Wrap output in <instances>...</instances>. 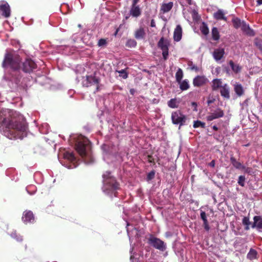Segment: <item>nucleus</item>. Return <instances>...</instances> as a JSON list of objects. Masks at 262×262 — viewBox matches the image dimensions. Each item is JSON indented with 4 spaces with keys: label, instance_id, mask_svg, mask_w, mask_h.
I'll list each match as a JSON object with an SVG mask.
<instances>
[{
    "label": "nucleus",
    "instance_id": "obj_1",
    "mask_svg": "<svg viewBox=\"0 0 262 262\" xmlns=\"http://www.w3.org/2000/svg\"><path fill=\"white\" fill-rule=\"evenodd\" d=\"M6 110L0 108V122L3 121L2 134L10 139H23L27 134V125L25 118L19 115L17 119L5 118Z\"/></svg>",
    "mask_w": 262,
    "mask_h": 262
},
{
    "label": "nucleus",
    "instance_id": "obj_2",
    "mask_svg": "<svg viewBox=\"0 0 262 262\" xmlns=\"http://www.w3.org/2000/svg\"><path fill=\"white\" fill-rule=\"evenodd\" d=\"M20 61V58L18 55L7 52L2 63L3 67L8 71L6 77L12 84H15L13 87L17 86L21 81V76L19 69Z\"/></svg>",
    "mask_w": 262,
    "mask_h": 262
},
{
    "label": "nucleus",
    "instance_id": "obj_3",
    "mask_svg": "<svg viewBox=\"0 0 262 262\" xmlns=\"http://www.w3.org/2000/svg\"><path fill=\"white\" fill-rule=\"evenodd\" d=\"M70 142L74 144L75 149L87 164L93 163L94 158L92 152V145L90 140L81 135L70 137Z\"/></svg>",
    "mask_w": 262,
    "mask_h": 262
},
{
    "label": "nucleus",
    "instance_id": "obj_4",
    "mask_svg": "<svg viewBox=\"0 0 262 262\" xmlns=\"http://www.w3.org/2000/svg\"><path fill=\"white\" fill-rule=\"evenodd\" d=\"M103 186L102 190L104 193L112 198L116 196L117 190L119 189V184L116 181L114 177H113L111 172L106 171L102 176Z\"/></svg>",
    "mask_w": 262,
    "mask_h": 262
},
{
    "label": "nucleus",
    "instance_id": "obj_5",
    "mask_svg": "<svg viewBox=\"0 0 262 262\" xmlns=\"http://www.w3.org/2000/svg\"><path fill=\"white\" fill-rule=\"evenodd\" d=\"M64 162H60L62 165L69 169L76 168L78 166L77 159L73 152L66 151L63 154Z\"/></svg>",
    "mask_w": 262,
    "mask_h": 262
},
{
    "label": "nucleus",
    "instance_id": "obj_6",
    "mask_svg": "<svg viewBox=\"0 0 262 262\" xmlns=\"http://www.w3.org/2000/svg\"><path fill=\"white\" fill-rule=\"evenodd\" d=\"M148 243L154 248L160 251H164L166 249V244L160 238L150 235L148 238Z\"/></svg>",
    "mask_w": 262,
    "mask_h": 262
},
{
    "label": "nucleus",
    "instance_id": "obj_7",
    "mask_svg": "<svg viewBox=\"0 0 262 262\" xmlns=\"http://www.w3.org/2000/svg\"><path fill=\"white\" fill-rule=\"evenodd\" d=\"M99 78L95 76V74L86 75L83 77L82 79V84L83 86L89 87L94 85L96 87L97 91L98 90Z\"/></svg>",
    "mask_w": 262,
    "mask_h": 262
},
{
    "label": "nucleus",
    "instance_id": "obj_8",
    "mask_svg": "<svg viewBox=\"0 0 262 262\" xmlns=\"http://www.w3.org/2000/svg\"><path fill=\"white\" fill-rule=\"evenodd\" d=\"M171 120L173 124L179 125V128L185 124L186 117L181 111H177L171 114Z\"/></svg>",
    "mask_w": 262,
    "mask_h": 262
},
{
    "label": "nucleus",
    "instance_id": "obj_9",
    "mask_svg": "<svg viewBox=\"0 0 262 262\" xmlns=\"http://www.w3.org/2000/svg\"><path fill=\"white\" fill-rule=\"evenodd\" d=\"M209 210L210 212H211V213L213 212L212 209L209 208L207 207H202L200 209V217L203 222V226H204L205 230L206 231H209L210 230V226H209V223H208V221L207 219V216H208L209 214H208V213L207 214L206 212V211H208Z\"/></svg>",
    "mask_w": 262,
    "mask_h": 262
},
{
    "label": "nucleus",
    "instance_id": "obj_10",
    "mask_svg": "<svg viewBox=\"0 0 262 262\" xmlns=\"http://www.w3.org/2000/svg\"><path fill=\"white\" fill-rule=\"evenodd\" d=\"M126 230L131 244L132 243V238L134 237H139V230L136 227H134L132 225L129 224L127 222L126 225Z\"/></svg>",
    "mask_w": 262,
    "mask_h": 262
},
{
    "label": "nucleus",
    "instance_id": "obj_11",
    "mask_svg": "<svg viewBox=\"0 0 262 262\" xmlns=\"http://www.w3.org/2000/svg\"><path fill=\"white\" fill-rule=\"evenodd\" d=\"M158 46L162 51V56L164 60H166L168 56V46L167 41L162 37L158 43Z\"/></svg>",
    "mask_w": 262,
    "mask_h": 262
},
{
    "label": "nucleus",
    "instance_id": "obj_12",
    "mask_svg": "<svg viewBox=\"0 0 262 262\" xmlns=\"http://www.w3.org/2000/svg\"><path fill=\"white\" fill-rule=\"evenodd\" d=\"M224 115V111L221 108L218 107L214 111L210 113L207 116L206 120L208 121H211L214 119L223 117Z\"/></svg>",
    "mask_w": 262,
    "mask_h": 262
},
{
    "label": "nucleus",
    "instance_id": "obj_13",
    "mask_svg": "<svg viewBox=\"0 0 262 262\" xmlns=\"http://www.w3.org/2000/svg\"><path fill=\"white\" fill-rule=\"evenodd\" d=\"M36 67V63L31 59H27L23 63L22 69L25 73H30Z\"/></svg>",
    "mask_w": 262,
    "mask_h": 262
},
{
    "label": "nucleus",
    "instance_id": "obj_14",
    "mask_svg": "<svg viewBox=\"0 0 262 262\" xmlns=\"http://www.w3.org/2000/svg\"><path fill=\"white\" fill-rule=\"evenodd\" d=\"M253 219L251 228L256 229L258 232H262V215H255Z\"/></svg>",
    "mask_w": 262,
    "mask_h": 262
},
{
    "label": "nucleus",
    "instance_id": "obj_15",
    "mask_svg": "<svg viewBox=\"0 0 262 262\" xmlns=\"http://www.w3.org/2000/svg\"><path fill=\"white\" fill-rule=\"evenodd\" d=\"M0 12L2 16L5 18H8L10 16L11 11L9 4L5 2L0 5Z\"/></svg>",
    "mask_w": 262,
    "mask_h": 262
},
{
    "label": "nucleus",
    "instance_id": "obj_16",
    "mask_svg": "<svg viewBox=\"0 0 262 262\" xmlns=\"http://www.w3.org/2000/svg\"><path fill=\"white\" fill-rule=\"evenodd\" d=\"M22 220L25 224L33 223L34 222V216L33 212L31 211H24Z\"/></svg>",
    "mask_w": 262,
    "mask_h": 262
},
{
    "label": "nucleus",
    "instance_id": "obj_17",
    "mask_svg": "<svg viewBox=\"0 0 262 262\" xmlns=\"http://www.w3.org/2000/svg\"><path fill=\"white\" fill-rule=\"evenodd\" d=\"M208 81L205 76H197L193 80V84L195 86H201Z\"/></svg>",
    "mask_w": 262,
    "mask_h": 262
},
{
    "label": "nucleus",
    "instance_id": "obj_18",
    "mask_svg": "<svg viewBox=\"0 0 262 262\" xmlns=\"http://www.w3.org/2000/svg\"><path fill=\"white\" fill-rule=\"evenodd\" d=\"M241 28L242 31L246 34L250 36H253L255 35V32L253 30L251 29L249 25L247 24L245 21H243V24Z\"/></svg>",
    "mask_w": 262,
    "mask_h": 262
},
{
    "label": "nucleus",
    "instance_id": "obj_19",
    "mask_svg": "<svg viewBox=\"0 0 262 262\" xmlns=\"http://www.w3.org/2000/svg\"><path fill=\"white\" fill-rule=\"evenodd\" d=\"M225 54V51L223 48H217L214 50L212 55L215 61L220 60Z\"/></svg>",
    "mask_w": 262,
    "mask_h": 262
},
{
    "label": "nucleus",
    "instance_id": "obj_20",
    "mask_svg": "<svg viewBox=\"0 0 262 262\" xmlns=\"http://www.w3.org/2000/svg\"><path fill=\"white\" fill-rule=\"evenodd\" d=\"M129 13L133 17H138L141 15V10L138 5H132Z\"/></svg>",
    "mask_w": 262,
    "mask_h": 262
},
{
    "label": "nucleus",
    "instance_id": "obj_21",
    "mask_svg": "<svg viewBox=\"0 0 262 262\" xmlns=\"http://www.w3.org/2000/svg\"><path fill=\"white\" fill-rule=\"evenodd\" d=\"M221 95L225 99L230 98V88L227 83H224V85L220 89Z\"/></svg>",
    "mask_w": 262,
    "mask_h": 262
},
{
    "label": "nucleus",
    "instance_id": "obj_22",
    "mask_svg": "<svg viewBox=\"0 0 262 262\" xmlns=\"http://www.w3.org/2000/svg\"><path fill=\"white\" fill-rule=\"evenodd\" d=\"M182 29L180 25L176 26L173 33V39L176 41H179L182 38Z\"/></svg>",
    "mask_w": 262,
    "mask_h": 262
},
{
    "label": "nucleus",
    "instance_id": "obj_23",
    "mask_svg": "<svg viewBox=\"0 0 262 262\" xmlns=\"http://www.w3.org/2000/svg\"><path fill=\"white\" fill-rule=\"evenodd\" d=\"M222 80L221 79H214L212 81L211 88L212 91H216L224 85Z\"/></svg>",
    "mask_w": 262,
    "mask_h": 262
},
{
    "label": "nucleus",
    "instance_id": "obj_24",
    "mask_svg": "<svg viewBox=\"0 0 262 262\" xmlns=\"http://www.w3.org/2000/svg\"><path fill=\"white\" fill-rule=\"evenodd\" d=\"M234 91L235 94L238 96H242L244 93V89L242 85L238 83L235 82L233 84Z\"/></svg>",
    "mask_w": 262,
    "mask_h": 262
},
{
    "label": "nucleus",
    "instance_id": "obj_25",
    "mask_svg": "<svg viewBox=\"0 0 262 262\" xmlns=\"http://www.w3.org/2000/svg\"><path fill=\"white\" fill-rule=\"evenodd\" d=\"M214 18L216 20H224L227 21V17L225 16V13L222 9H219L213 14Z\"/></svg>",
    "mask_w": 262,
    "mask_h": 262
},
{
    "label": "nucleus",
    "instance_id": "obj_26",
    "mask_svg": "<svg viewBox=\"0 0 262 262\" xmlns=\"http://www.w3.org/2000/svg\"><path fill=\"white\" fill-rule=\"evenodd\" d=\"M145 36V32L143 28H140L137 29L135 32V37L138 40L143 39Z\"/></svg>",
    "mask_w": 262,
    "mask_h": 262
},
{
    "label": "nucleus",
    "instance_id": "obj_27",
    "mask_svg": "<svg viewBox=\"0 0 262 262\" xmlns=\"http://www.w3.org/2000/svg\"><path fill=\"white\" fill-rule=\"evenodd\" d=\"M258 253L256 250L251 248L247 255V258L252 260L257 258Z\"/></svg>",
    "mask_w": 262,
    "mask_h": 262
},
{
    "label": "nucleus",
    "instance_id": "obj_28",
    "mask_svg": "<svg viewBox=\"0 0 262 262\" xmlns=\"http://www.w3.org/2000/svg\"><path fill=\"white\" fill-rule=\"evenodd\" d=\"M229 64L230 66L232 71L235 74H237L241 72L242 70V67H241L238 64L234 63L232 60H230L229 62Z\"/></svg>",
    "mask_w": 262,
    "mask_h": 262
},
{
    "label": "nucleus",
    "instance_id": "obj_29",
    "mask_svg": "<svg viewBox=\"0 0 262 262\" xmlns=\"http://www.w3.org/2000/svg\"><path fill=\"white\" fill-rule=\"evenodd\" d=\"M173 7V3L169 2L168 3H164L162 5L161 8V11L163 13H166L169 12Z\"/></svg>",
    "mask_w": 262,
    "mask_h": 262
},
{
    "label": "nucleus",
    "instance_id": "obj_30",
    "mask_svg": "<svg viewBox=\"0 0 262 262\" xmlns=\"http://www.w3.org/2000/svg\"><path fill=\"white\" fill-rule=\"evenodd\" d=\"M230 160L231 164L235 168L240 169L244 167L241 163L237 161L235 158L233 156L230 157Z\"/></svg>",
    "mask_w": 262,
    "mask_h": 262
},
{
    "label": "nucleus",
    "instance_id": "obj_31",
    "mask_svg": "<svg viewBox=\"0 0 262 262\" xmlns=\"http://www.w3.org/2000/svg\"><path fill=\"white\" fill-rule=\"evenodd\" d=\"M8 234L13 239H15L18 242H21L23 241V237L18 234L16 231H13L11 233L8 232Z\"/></svg>",
    "mask_w": 262,
    "mask_h": 262
},
{
    "label": "nucleus",
    "instance_id": "obj_32",
    "mask_svg": "<svg viewBox=\"0 0 262 262\" xmlns=\"http://www.w3.org/2000/svg\"><path fill=\"white\" fill-rule=\"evenodd\" d=\"M211 35L213 40L217 41L220 38V33L217 28L213 27L211 30Z\"/></svg>",
    "mask_w": 262,
    "mask_h": 262
},
{
    "label": "nucleus",
    "instance_id": "obj_33",
    "mask_svg": "<svg viewBox=\"0 0 262 262\" xmlns=\"http://www.w3.org/2000/svg\"><path fill=\"white\" fill-rule=\"evenodd\" d=\"M178 83L180 84V88L182 91L187 90L189 88V81L187 79L181 80V82Z\"/></svg>",
    "mask_w": 262,
    "mask_h": 262
},
{
    "label": "nucleus",
    "instance_id": "obj_34",
    "mask_svg": "<svg viewBox=\"0 0 262 262\" xmlns=\"http://www.w3.org/2000/svg\"><path fill=\"white\" fill-rule=\"evenodd\" d=\"M232 22L233 27L235 29H238L239 28L241 27V26L243 24V21H241V20L237 17L233 18L232 19Z\"/></svg>",
    "mask_w": 262,
    "mask_h": 262
},
{
    "label": "nucleus",
    "instance_id": "obj_35",
    "mask_svg": "<svg viewBox=\"0 0 262 262\" xmlns=\"http://www.w3.org/2000/svg\"><path fill=\"white\" fill-rule=\"evenodd\" d=\"M242 224L245 226V229L248 230L250 229V225L252 223L250 221L249 217L245 216L242 219Z\"/></svg>",
    "mask_w": 262,
    "mask_h": 262
},
{
    "label": "nucleus",
    "instance_id": "obj_36",
    "mask_svg": "<svg viewBox=\"0 0 262 262\" xmlns=\"http://www.w3.org/2000/svg\"><path fill=\"white\" fill-rule=\"evenodd\" d=\"M183 77V72L181 69L179 68L176 73V79L178 83H180Z\"/></svg>",
    "mask_w": 262,
    "mask_h": 262
},
{
    "label": "nucleus",
    "instance_id": "obj_37",
    "mask_svg": "<svg viewBox=\"0 0 262 262\" xmlns=\"http://www.w3.org/2000/svg\"><path fill=\"white\" fill-rule=\"evenodd\" d=\"M137 41L134 39H128L126 42V47L130 48H135L137 46Z\"/></svg>",
    "mask_w": 262,
    "mask_h": 262
},
{
    "label": "nucleus",
    "instance_id": "obj_38",
    "mask_svg": "<svg viewBox=\"0 0 262 262\" xmlns=\"http://www.w3.org/2000/svg\"><path fill=\"white\" fill-rule=\"evenodd\" d=\"M168 106L172 108H177L178 106V102L175 98L171 99L167 102Z\"/></svg>",
    "mask_w": 262,
    "mask_h": 262
},
{
    "label": "nucleus",
    "instance_id": "obj_39",
    "mask_svg": "<svg viewBox=\"0 0 262 262\" xmlns=\"http://www.w3.org/2000/svg\"><path fill=\"white\" fill-rule=\"evenodd\" d=\"M200 30L201 32L205 35H206L209 33V28L207 26V25L204 22L202 23V25L200 28Z\"/></svg>",
    "mask_w": 262,
    "mask_h": 262
},
{
    "label": "nucleus",
    "instance_id": "obj_40",
    "mask_svg": "<svg viewBox=\"0 0 262 262\" xmlns=\"http://www.w3.org/2000/svg\"><path fill=\"white\" fill-rule=\"evenodd\" d=\"M193 126L194 128H198L200 127L202 128H205L206 127L205 123L200 120L194 121L193 122Z\"/></svg>",
    "mask_w": 262,
    "mask_h": 262
},
{
    "label": "nucleus",
    "instance_id": "obj_41",
    "mask_svg": "<svg viewBox=\"0 0 262 262\" xmlns=\"http://www.w3.org/2000/svg\"><path fill=\"white\" fill-rule=\"evenodd\" d=\"M49 126L47 123H45L42 125V127L39 128L40 132L42 134H46L48 133Z\"/></svg>",
    "mask_w": 262,
    "mask_h": 262
},
{
    "label": "nucleus",
    "instance_id": "obj_42",
    "mask_svg": "<svg viewBox=\"0 0 262 262\" xmlns=\"http://www.w3.org/2000/svg\"><path fill=\"white\" fill-rule=\"evenodd\" d=\"M26 190L30 194H33L36 191V188L34 186L30 185L26 187Z\"/></svg>",
    "mask_w": 262,
    "mask_h": 262
},
{
    "label": "nucleus",
    "instance_id": "obj_43",
    "mask_svg": "<svg viewBox=\"0 0 262 262\" xmlns=\"http://www.w3.org/2000/svg\"><path fill=\"white\" fill-rule=\"evenodd\" d=\"M245 180H246V178H245V176H239L238 177V184L242 186V187H244L245 186Z\"/></svg>",
    "mask_w": 262,
    "mask_h": 262
},
{
    "label": "nucleus",
    "instance_id": "obj_44",
    "mask_svg": "<svg viewBox=\"0 0 262 262\" xmlns=\"http://www.w3.org/2000/svg\"><path fill=\"white\" fill-rule=\"evenodd\" d=\"M107 148L108 146L106 144H104L101 146V149L103 152V159L104 160H105V156H106L108 154Z\"/></svg>",
    "mask_w": 262,
    "mask_h": 262
},
{
    "label": "nucleus",
    "instance_id": "obj_45",
    "mask_svg": "<svg viewBox=\"0 0 262 262\" xmlns=\"http://www.w3.org/2000/svg\"><path fill=\"white\" fill-rule=\"evenodd\" d=\"M118 72L119 73V76L123 79H126L128 77V74L125 70H121L118 71Z\"/></svg>",
    "mask_w": 262,
    "mask_h": 262
},
{
    "label": "nucleus",
    "instance_id": "obj_46",
    "mask_svg": "<svg viewBox=\"0 0 262 262\" xmlns=\"http://www.w3.org/2000/svg\"><path fill=\"white\" fill-rule=\"evenodd\" d=\"M155 174V172L154 170H152L150 172H149L146 177L147 181H150L154 179Z\"/></svg>",
    "mask_w": 262,
    "mask_h": 262
},
{
    "label": "nucleus",
    "instance_id": "obj_47",
    "mask_svg": "<svg viewBox=\"0 0 262 262\" xmlns=\"http://www.w3.org/2000/svg\"><path fill=\"white\" fill-rule=\"evenodd\" d=\"M34 177L35 180H36L37 178H40V180L37 182L38 183H41L42 182V178L41 173L40 172H36L34 173Z\"/></svg>",
    "mask_w": 262,
    "mask_h": 262
},
{
    "label": "nucleus",
    "instance_id": "obj_48",
    "mask_svg": "<svg viewBox=\"0 0 262 262\" xmlns=\"http://www.w3.org/2000/svg\"><path fill=\"white\" fill-rule=\"evenodd\" d=\"M107 44L106 39L101 38L98 40V45L99 47H102Z\"/></svg>",
    "mask_w": 262,
    "mask_h": 262
},
{
    "label": "nucleus",
    "instance_id": "obj_49",
    "mask_svg": "<svg viewBox=\"0 0 262 262\" xmlns=\"http://www.w3.org/2000/svg\"><path fill=\"white\" fill-rule=\"evenodd\" d=\"M255 44L259 50H262V45L260 42L255 41Z\"/></svg>",
    "mask_w": 262,
    "mask_h": 262
},
{
    "label": "nucleus",
    "instance_id": "obj_50",
    "mask_svg": "<svg viewBox=\"0 0 262 262\" xmlns=\"http://www.w3.org/2000/svg\"><path fill=\"white\" fill-rule=\"evenodd\" d=\"M215 160H213L208 163V165L211 167H214L215 166Z\"/></svg>",
    "mask_w": 262,
    "mask_h": 262
},
{
    "label": "nucleus",
    "instance_id": "obj_51",
    "mask_svg": "<svg viewBox=\"0 0 262 262\" xmlns=\"http://www.w3.org/2000/svg\"><path fill=\"white\" fill-rule=\"evenodd\" d=\"M133 250V247H132L130 250V253H131V254H132V251ZM130 259L131 260V262H134V257H133V255H130Z\"/></svg>",
    "mask_w": 262,
    "mask_h": 262
},
{
    "label": "nucleus",
    "instance_id": "obj_52",
    "mask_svg": "<svg viewBox=\"0 0 262 262\" xmlns=\"http://www.w3.org/2000/svg\"><path fill=\"white\" fill-rule=\"evenodd\" d=\"M150 26L151 27H156V23L154 19H151L150 22Z\"/></svg>",
    "mask_w": 262,
    "mask_h": 262
},
{
    "label": "nucleus",
    "instance_id": "obj_53",
    "mask_svg": "<svg viewBox=\"0 0 262 262\" xmlns=\"http://www.w3.org/2000/svg\"><path fill=\"white\" fill-rule=\"evenodd\" d=\"M187 3L189 5H192L194 4V3L193 2L192 0H186Z\"/></svg>",
    "mask_w": 262,
    "mask_h": 262
},
{
    "label": "nucleus",
    "instance_id": "obj_54",
    "mask_svg": "<svg viewBox=\"0 0 262 262\" xmlns=\"http://www.w3.org/2000/svg\"><path fill=\"white\" fill-rule=\"evenodd\" d=\"M257 6L262 5V0L256 1Z\"/></svg>",
    "mask_w": 262,
    "mask_h": 262
},
{
    "label": "nucleus",
    "instance_id": "obj_55",
    "mask_svg": "<svg viewBox=\"0 0 262 262\" xmlns=\"http://www.w3.org/2000/svg\"><path fill=\"white\" fill-rule=\"evenodd\" d=\"M139 0H133L132 5H137V3H138Z\"/></svg>",
    "mask_w": 262,
    "mask_h": 262
},
{
    "label": "nucleus",
    "instance_id": "obj_56",
    "mask_svg": "<svg viewBox=\"0 0 262 262\" xmlns=\"http://www.w3.org/2000/svg\"><path fill=\"white\" fill-rule=\"evenodd\" d=\"M191 70H195V71H197L198 70V68L196 66H193L191 67Z\"/></svg>",
    "mask_w": 262,
    "mask_h": 262
},
{
    "label": "nucleus",
    "instance_id": "obj_57",
    "mask_svg": "<svg viewBox=\"0 0 262 262\" xmlns=\"http://www.w3.org/2000/svg\"><path fill=\"white\" fill-rule=\"evenodd\" d=\"M72 39H73L74 42L77 41V39L76 38V35L75 34L72 36Z\"/></svg>",
    "mask_w": 262,
    "mask_h": 262
},
{
    "label": "nucleus",
    "instance_id": "obj_58",
    "mask_svg": "<svg viewBox=\"0 0 262 262\" xmlns=\"http://www.w3.org/2000/svg\"><path fill=\"white\" fill-rule=\"evenodd\" d=\"M212 129L214 130H218V127L216 126V125H213L212 127Z\"/></svg>",
    "mask_w": 262,
    "mask_h": 262
},
{
    "label": "nucleus",
    "instance_id": "obj_59",
    "mask_svg": "<svg viewBox=\"0 0 262 262\" xmlns=\"http://www.w3.org/2000/svg\"><path fill=\"white\" fill-rule=\"evenodd\" d=\"M213 102V100H208L207 101V103L208 104H210L212 103Z\"/></svg>",
    "mask_w": 262,
    "mask_h": 262
},
{
    "label": "nucleus",
    "instance_id": "obj_60",
    "mask_svg": "<svg viewBox=\"0 0 262 262\" xmlns=\"http://www.w3.org/2000/svg\"><path fill=\"white\" fill-rule=\"evenodd\" d=\"M76 1H78V2H79V3H80L81 5H82V4H81V2H80V0H76ZM82 7H83V6H82V5H81V8H82Z\"/></svg>",
    "mask_w": 262,
    "mask_h": 262
},
{
    "label": "nucleus",
    "instance_id": "obj_61",
    "mask_svg": "<svg viewBox=\"0 0 262 262\" xmlns=\"http://www.w3.org/2000/svg\"><path fill=\"white\" fill-rule=\"evenodd\" d=\"M130 92L131 94H133V92H134V90H130Z\"/></svg>",
    "mask_w": 262,
    "mask_h": 262
},
{
    "label": "nucleus",
    "instance_id": "obj_62",
    "mask_svg": "<svg viewBox=\"0 0 262 262\" xmlns=\"http://www.w3.org/2000/svg\"><path fill=\"white\" fill-rule=\"evenodd\" d=\"M71 93H74V92L72 90L69 91V93L71 94Z\"/></svg>",
    "mask_w": 262,
    "mask_h": 262
},
{
    "label": "nucleus",
    "instance_id": "obj_63",
    "mask_svg": "<svg viewBox=\"0 0 262 262\" xmlns=\"http://www.w3.org/2000/svg\"><path fill=\"white\" fill-rule=\"evenodd\" d=\"M78 27H81V25H80V24H79V25H78Z\"/></svg>",
    "mask_w": 262,
    "mask_h": 262
},
{
    "label": "nucleus",
    "instance_id": "obj_64",
    "mask_svg": "<svg viewBox=\"0 0 262 262\" xmlns=\"http://www.w3.org/2000/svg\"><path fill=\"white\" fill-rule=\"evenodd\" d=\"M260 51H261V53H262V49H261V50H260Z\"/></svg>",
    "mask_w": 262,
    "mask_h": 262
}]
</instances>
